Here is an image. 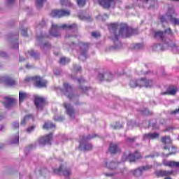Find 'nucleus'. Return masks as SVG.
Wrapping results in <instances>:
<instances>
[{
    "instance_id": "obj_15",
    "label": "nucleus",
    "mask_w": 179,
    "mask_h": 179,
    "mask_svg": "<svg viewBox=\"0 0 179 179\" xmlns=\"http://www.w3.org/2000/svg\"><path fill=\"white\" fill-rule=\"evenodd\" d=\"M53 172L55 174H59L61 173H63V175L64 177H69V176H71V170L64 169L63 166H60V167L57 169H53Z\"/></svg>"
},
{
    "instance_id": "obj_58",
    "label": "nucleus",
    "mask_w": 179,
    "mask_h": 179,
    "mask_svg": "<svg viewBox=\"0 0 179 179\" xmlns=\"http://www.w3.org/2000/svg\"><path fill=\"white\" fill-rule=\"evenodd\" d=\"M118 44H120V45H121V43H120L119 41H117Z\"/></svg>"
},
{
    "instance_id": "obj_5",
    "label": "nucleus",
    "mask_w": 179,
    "mask_h": 179,
    "mask_svg": "<svg viewBox=\"0 0 179 179\" xmlns=\"http://www.w3.org/2000/svg\"><path fill=\"white\" fill-rule=\"evenodd\" d=\"M162 143H164V150H169V153L166 154L165 156L167 157L168 156H170V155H175V153L177 152V150L173 147L171 146V139L169 136L163 137L162 139Z\"/></svg>"
},
{
    "instance_id": "obj_4",
    "label": "nucleus",
    "mask_w": 179,
    "mask_h": 179,
    "mask_svg": "<svg viewBox=\"0 0 179 179\" xmlns=\"http://www.w3.org/2000/svg\"><path fill=\"white\" fill-rule=\"evenodd\" d=\"M154 83L152 80H146V78H141L138 82L135 80H131L129 83V85L131 87H136L139 86L140 87H152Z\"/></svg>"
},
{
    "instance_id": "obj_1",
    "label": "nucleus",
    "mask_w": 179,
    "mask_h": 179,
    "mask_svg": "<svg viewBox=\"0 0 179 179\" xmlns=\"http://www.w3.org/2000/svg\"><path fill=\"white\" fill-rule=\"evenodd\" d=\"M118 29V24H110L109 26L110 31H113L115 36L113 38V41H118L120 36L122 37H129L131 33H132V29L128 27L127 25H124L120 30L119 34H117V29Z\"/></svg>"
},
{
    "instance_id": "obj_62",
    "label": "nucleus",
    "mask_w": 179,
    "mask_h": 179,
    "mask_svg": "<svg viewBox=\"0 0 179 179\" xmlns=\"http://www.w3.org/2000/svg\"><path fill=\"white\" fill-rule=\"evenodd\" d=\"M146 73L148 74V73H149V72H147Z\"/></svg>"
},
{
    "instance_id": "obj_61",
    "label": "nucleus",
    "mask_w": 179,
    "mask_h": 179,
    "mask_svg": "<svg viewBox=\"0 0 179 179\" xmlns=\"http://www.w3.org/2000/svg\"><path fill=\"white\" fill-rule=\"evenodd\" d=\"M115 48H118V47H115Z\"/></svg>"
},
{
    "instance_id": "obj_25",
    "label": "nucleus",
    "mask_w": 179,
    "mask_h": 179,
    "mask_svg": "<svg viewBox=\"0 0 179 179\" xmlns=\"http://www.w3.org/2000/svg\"><path fill=\"white\" fill-rule=\"evenodd\" d=\"M157 177H164L165 176H171L173 172L169 171H157L155 172Z\"/></svg>"
},
{
    "instance_id": "obj_45",
    "label": "nucleus",
    "mask_w": 179,
    "mask_h": 179,
    "mask_svg": "<svg viewBox=\"0 0 179 179\" xmlns=\"http://www.w3.org/2000/svg\"><path fill=\"white\" fill-rule=\"evenodd\" d=\"M80 69H82L80 66H77V65L74 66V71H80Z\"/></svg>"
},
{
    "instance_id": "obj_53",
    "label": "nucleus",
    "mask_w": 179,
    "mask_h": 179,
    "mask_svg": "<svg viewBox=\"0 0 179 179\" xmlns=\"http://www.w3.org/2000/svg\"><path fill=\"white\" fill-rule=\"evenodd\" d=\"M29 54L31 57H34V52H31Z\"/></svg>"
},
{
    "instance_id": "obj_33",
    "label": "nucleus",
    "mask_w": 179,
    "mask_h": 179,
    "mask_svg": "<svg viewBox=\"0 0 179 179\" xmlns=\"http://www.w3.org/2000/svg\"><path fill=\"white\" fill-rule=\"evenodd\" d=\"M71 59H69V58H66V57H62L60 59V64L61 65H66V64H68V62H70Z\"/></svg>"
},
{
    "instance_id": "obj_38",
    "label": "nucleus",
    "mask_w": 179,
    "mask_h": 179,
    "mask_svg": "<svg viewBox=\"0 0 179 179\" xmlns=\"http://www.w3.org/2000/svg\"><path fill=\"white\" fill-rule=\"evenodd\" d=\"M92 37L97 38V37H100V34L99 32H92Z\"/></svg>"
},
{
    "instance_id": "obj_28",
    "label": "nucleus",
    "mask_w": 179,
    "mask_h": 179,
    "mask_svg": "<svg viewBox=\"0 0 179 179\" xmlns=\"http://www.w3.org/2000/svg\"><path fill=\"white\" fill-rule=\"evenodd\" d=\"M177 90H178L176 87L170 88L166 92H163L162 94H170L171 96H174L176 93H177Z\"/></svg>"
},
{
    "instance_id": "obj_42",
    "label": "nucleus",
    "mask_w": 179,
    "mask_h": 179,
    "mask_svg": "<svg viewBox=\"0 0 179 179\" xmlns=\"http://www.w3.org/2000/svg\"><path fill=\"white\" fill-rule=\"evenodd\" d=\"M171 114H174L175 115H178V114H179V108L178 109H176L175 110L172 111L171 113Z\"/></svg>"
},
{
    "instance_id": "obj_3",
    "label": "nucleus",
    "mask_w": 179,
    "mask_h": 179,
    "mask_svg": "<svg viewBox=\"0 0 179 179\" xmlns=\"http://www.w3.org/2000/svg\"><path fill=\"white\" fill-rule=\"evenodd\" d=\"M177 14L174 9H169L166 15L161 16V22L164 23V22H170L172 24H179V19L176 18Z\"/></svg>"
},
{
    "instance_id": "obj_51",
    "label": "nucleus",
    "mask_w": 179,
    "mask_h": 179,
    "mask_svg": "<svg viewBox=\"0 0 179 179\" xmlns=\"http://www.w3.org/2000/svg\"><path fill=\"white\" fill-rule=\"evenodd\" d=\"M84 81H85V80H83V78L78 79V82H79L80 83H82L84 82Z\"/></svg>"
},
{
    "instance_id": "obj_54",
    "label": "nucleus",
    "mask_w": 179,
    "mask_h": 179,
    "mask_svg": "<svg viewBox=\"0 0 179 179\" xmlns=\"http://www.w3.org/2000/svg\"><path fill=\"white\" fill-rule=\"evenodd\" d=\"M156 156H157V154H156ZM155 157V155H150V156H148L146 157Z\"/></svg>"
},
{
    "instance_id": "obj_57",
    "label": "nucleus",
    "mask_w": 179,
    "mask_h": 179,
    "mask_svg": "<svg viewBox=\"0 0 179 179\" xmlns=\"http://www.w3.org/2000/svg\"><path fill=\"white\" fill-rule=\"evenodd\" d=\"M4 128V127L3 126H0V131H2V129Z\"/></svg>"
},
{
    "instance_id": "obj_16",
    "label": "nucleus",
    "mask_w": 179,
    "mask_h": 179,
    "mask_svg": "<svg viewBox=\"0 0 179 179\" xmlns=\"http://www.w3.org/2000/svg\"><path fill=\"white\" fill-rule=\"evenodd\" d=\"M64 93L66 96H67V97H69V99H72V97H73V94H72V87H71V85H69V84L68 83H64Z\"/></svg>"
},
{
    "instance_id": "obj_40",
    "label": "nucleus",
    "mask_w": 179,
    "mask_h": 179,
    "mask_svg": "<svg viewBox=\"0 0 179 179\" xmlns=\"http://www.w3.org/2000/svg\"><path fill=\"white\" fill-rule=\"evenodd\" d=\"M142 47H143V45L141 43H137L136 44L134 48H136V50H138L139 48H142Z\"/></svg>"
},
{
    "instance_id": "obj_47",
    "label": "nucleus",
    "mask_w": 179,
    "mask_h": 179,
    "mask_svg": "<svg viewBox=\"0 0 179 179\" xmlns=\"http://www.w3.org/2000/svg\"><path fill=\"white\" fill-rule=\"evenodd\" d=\"M158 47H160V45H157V44H155L152 46V50H154L155 51H156V50L158 48Z\"/></svg>"
},
{
    "instance_id": "obj_21",
    "label": "nucleus",
    "mask_w": 179,
    "mask_h": 179,
    "mask_svg": "<svg viewBox=\"0 0 179 179\" xmlns=\"http://www.w3.org/2000/svg\"><path fill=\"white\" fill-rule=\"evenodd\" d=\"M171 33V29H169L166 30L164 32L162 31H158L155 32V37L156 38H163L166 34H170Z\"/></svg>"
},
{
    "instance_id": "obj_30",
    "label": "nucleus",
    "mask_w": 179,
    "mask_h": 179,
    "mask_svg": "<svg viewBox=\"0 0 179 179\" xmlns=\"http://www.w3.org/2000/svg\"><path fill=\"white\" fill-rule=\"evenodd\" d=\"M55 128V124H52L50 122H45L43 125V129H51Z\"/></svg>"
},
{
    "instance_id": "obj_9",
    "label": "nucleus",
    "mask_w": 179,
    "mask_h": 179,
    "mask_svg": "<svg viewBox=\"0 0 179 179\" xmlns=\"http://www.w3.org/2000/svg\"><path fill=\"white\" fill-rule=\"evenodd\" d=\"M137 159H141V154L136 152L134 154H129L128 155H124L122 157L123 162H135Z\"/></svg>"
},
{
    "instance_id": "obj_37",
    "label": "nucleus",
    "mask_w": 179,
    "mask_h": 179,
    "mask_svg": "<svg viewBox=\"0 0 179 179\" xmlns=\"http://www.w3.org/2000/svg\"><path fill=\"white\" fill-rule=\"evenodd\" d=\"M34 128H36V126H31L28 127L27 129V132H28V134H30V132H33V131H34Z\"/></svg>"
},
{
    "instance_id": "obj_19",
    "label": "nucleus",
    "mask_w": 179,
    "mask_h": 179,
    "mask_svg": "<svg viewBox=\"0 0 179 179\" xmlns=\"http://www.w3.org/2000/svg\"><path fill=\"white\" fill-rule=\"evenodd\" d=\"M98 78L99 80H103L104 79L106 80H113V74H111L110 72H106L104 74L99 73Z\"/></svg>"
},
{
    "instance_id": "obj_32",
    "label": "nucleus",
    "mask_w": 179,
    "mask_h": 179,
    "mask_svg": "<svg viewBox=\"0 0 179 179\" xmlns=\"http://www.w3.org/2000/svg\"><path fill=\"white\" fill-rule=\"evenodd\" d=\"M11 143L16 144L19 143V133H17L15 136L12 137L11 138Z\"/></svg>"
},
{
    "instance_id": "obj_55",
    "label": "nucleus",
    "mask_w": 179,
    "mask_h": 179,
    "mask_svg": "<svg viewBox=\"0 0 179 179\" xmlns=\"http://www.w3.org/2000/svg\"><path fill=\"white\" fill-rule=\"evenodd\" d=\"M8 3H12L13 2V0H8Z\"/></svg>"
},
{
    "instance_id": "obj_2",
    "label": "nucleus",
    "mask_w": 179,
    "mask_h": 179,
    "mask_svg": "<svg viewBox=\"0 0 179 179\" xmlns=\"http://www.w3.org/2000/svg\"><path fill=\"white\" fill-rule=\"evenodd\" d=\"M76 27H78L76 24H64L60 25L53 24H52V29L50 31V34L52 36H54V37H58V36H59L60 30H64L66 29H76Z\"/></svg>"
},
{
    "instance_id": "obj_12",
    "label": "nucleus",
    "mask_w": 179,
    "mask_h": 179,
    "mask_svg": "<svg viewBox=\"0 0 179 179\" xmlns=\"http://www.w3.org/2000/svg\"><path fill=\"white\" fill-rule=\"evenodd\" d=\"M86 141H87V138L83 137L82 140L80 141L79 149H80V150H90L93 148L92 144H87Z\"/></svg>"
},
{
    "instance_id": "obj_35",
    "label": "nucleus",
    "mask_w": 179,
    "mask_h": 179,
    "mask_svg": "<svg viewBox=\"0 0 179 179\" xmlns=\"http://www.w3.org/2000/svg\"><path fill=\"white\" fill-rule=\"evenodd\" d=\"M77 3L78 6H85L86 3V0H77Z\"/></svg>"
},
{
    "instance_id": "obj_17",
    "label": "nucleus",
    "mask_w": 179,
    "mask_h": 179,
    "mask_svg": "<svg viewBox=\"0 0 179 179\" xmlns=\"http://www.w3.org/2000/svg\"><path fill=\"white\" fill-rule=\"evenodd\" d=\"M143 6V8H152L155 6L157 0H140Z\"/></svg>"
},
{
    "instance_id": "obj_43",
    "label": "nucleus",
    "mask_w": 179,
    "mask_h": 179,
    "mask_svg": "<svg viewBox=\"0 0 179 179\" xmlns=\"http://www.w3.org/2000/svg\"><path fill=\"white\" fill-rule=\"evenodd\" d=\"M22 36H24V37H26V36H27V30L26 29H22Z\"/></svg>"
},
{
    "instance_id": "obj_36",
    "label": "nucleus",
    "mask_w": 179,
    "mask_h": 179,
    "mask_svg": "<svg viewBox=\"0 0 179 179\" xmlns=\"http://www.w3.org/2000/svg\"><path fill=\"white\" fill-rule=\"evenodd\" d=\"M108 17V16L106 15V14H105V15H103V16H101V15H99V17H98V19L99 20H106V19Z\"/></svg>"
},
{
    "instance_id": "obj_52",
    "label": "nucleus",
    "mask_w": 179,
    "mask_h": 179,
    "mask_svg": "<svg viewBox=\"0 0 179 179\" xmlns=\"http://www.w3.org/2000/svg\"><path fill=\"white\" fill-rule=\"evenodd\" d=\"M23 61H24V59L22 57H20V62H23Z\"/></svg>"
},
{
    "instance_id": "obj_14",
    "label": "nucleus",
    "mask_w": 179,
    "mask_h": 179,
    "mask_svg": "<svg viewBox=\"0 0 179 179\" xmlns=\"http://www.w3.org/2000/svg\"><path fill=\"white\" fill-rule=\"evenodd\" d=\"M52 139V134H50L45 137L39 138L38 142L41 145H51V141Z\"/></svg>"
},
{
    "instance_id": "obj_26",
    "label": "nucleus",
    "mask_w": 179,
    "mask_h": 179,
    "mask_svg": "<svg viewBox=\"0 0 179 179\" xmlns=\"http://www.w3.org/2000/svg\"><path fill=\"white\" fill-rule=\"evenodd\" d=\"M29 94L24 92H19V101L20 103H23L24 100L28 99Z\"/></svg>"
},
{
    "instance_id": "obj_18",
    "label": "nucleus",
    "mask_w": 179,
    "mask_h": 179,
    "mask_svg": "<svg viewBox=\"0 0 179 179\" xmlns=\"http://www.w3.org/2000/svg\"><path fill=\"white\" fill-rule=\"evenodd\" d=\"M64 108H66V111L70 117L75 118V111L73 110V108H72V106H71V104L65 103Z\"/></svg>"
},
{
    "instance_id": "obj_13",
    "label": "nucleus",
    "mask_w": 179,
    "mask_h": 179,
    "mask_svg": "<svg viewBox=\"0 0 179 179\" xmlns=\"http://www.w3.org/2000/svg\"><path fill=\"white\" fill-rule=\"evenodd\" d=\"M87 48H89V45L86 43H81V52L80 56L78 57L80 61H85L87 56L86 52L87 51Z\"/></svg>"
},
{
    "instance_id": "obj_44",
    "label": "nucleus",
    "mask_w": 179,
    "mask_h": 179,
    "mask_svg": "<svg viewBox=\"0 0 179 179\" xmlns=\"http://www.w3.org/2000/svg\"><path fill=\"white\" fill-rule=\"evenodd\" d=\"M13 128H19V122H15L13 124Z\"/></svg>"
},
{
    "instance_id": "obj_6",
    "label": "nucleus",
    "mask_w": 179,
    "mask_h": 179,
    "mask_svg": "<svg viewBox=\"0 0 179 179\" xmlns=\"http://www.w3.org/2000/svg\"><path fill=\"white\" fill-rule=\"evenodd\" d=\"M24 80L25 82H34L37 87H45L47 86V81L38 76L27 77Z\"/></svg>"
},
{
    "instance_id": "obj_10",
    "label": "nucleus",
    "mask_w": 179,
    "mask_h": 179,
    "mask_svg": "<svg viewBox=\"0 0 179 179\" xmlns=\"http://www.w3.org/2000/svg\"><path fill=\"white\" fill-rule=\"evenodd\" d=\"M150 169H152V165L141 166L138 168L137 169L131 171V173L136 177H139V176L142 175V173H143V171H148V170H150Z\"/></svg>"
},
{
    "instance_id": "obj_39",
    "label": "nucleus",
    "mask_w": 179,
    "mask_h": 179,
    "mask_svg": "<svg viewBox=\"0 0 179 179\" xmlns=\"http://www.w3.org/2000/svg\"><path fill=\"white\" fill-rule=\"evenodd\" d=\"M115 129H120V128H122V125H121L120 123H116V125L114 126Z\"/></svg>"
},
{
    "instance_id": "obj_23",
    "label": "nucleus",
    "mask_w": 179,
    "mask_h": 179,
    "mask_svg": "<svg viewBox=\"0 0 179 179\" xmlns=\"http://www.w3.org/2000/svg\"><path fill=\"white\" fill-rule=\"evenodd\" d=\"M159 138V134L157 133H148L143 136L144 141L150 140V139H157Z\"/></svg>"
},
{
    "instance_id": "obj_49",
    "label": "nucleus",
    "mask_w": 179,
    "mask_h": 179,
    "mask_svg": "<svg viewBox=\"0 0 179 179\" xmlns=\"http://www.w3.org/2000/svg\"><path fill=\"white\" fill-rule=\"evenodd\" d=\"M143 114L145 115H149V110H146L145 111L143 112Z\"/></svg>"
},
{
    "instance_id": "obj_29",
    "label": "nucleus",
    "mask_w": 179,
    "mask_h": 179,
    "mask_svg": "<svg viewBox=\"0 0 179 179\" xmlns=\"http://www.w3.org/2000/svg\"><path fill=\"white\" fill-rule=\"evenodd\" d=\"M105 166L106 167H107L108 169H109V170H114V169H115V167H117V164L115 162H105Z\"/></svg>"
},
{
    "instance_id": "obj_50",
    "label": "nucleus",
    "mask_w": 179,
    "mask_h": 179,
    "mask_svg": "<svg viewBox=\"0 0 179 179\" xmlns=\"http://www.w3.org/2000/svg\"><path fill=\"white\" fill-rule=\"evenodd\" d=\"M1 57H6V53H5V52H1Z\"/></svg>"
},
{
    "instance_id": "obj_8",
    "label": "nucleus",
    "mask_w": 179,
    "mask_h": 179,
    "mask_svg": "<svg viewBox=\"0 0 179 179\" xmlns=\"http://www.w3.org/2000/svg\"><path fill=\"white\" fill-rule=\"evenodd\" d=\"M71 13L69 10H52L50 13L52 17H63V16H69Z\"/></svg>"
},
{
    "instance_id": "obj_24",
    "label": "nucleus",
    "mask_w": 179,
    "mask_h": 179,
    "mask_svg": "<svg viewBox=\"0 0 179 179\" xmlns=\"http://www.w3.org/2000/svg\"><path fill=\"white\" fill-rule=\"evenodd\" d=\"M164 166H167L168 167H179V162L174 161H163Z\"/></svg>"
},
{
    "instance_id": "obj_11",
    "label": "nucleus",
    "mask_w": 179,
    "mask_h": 179,
    "mask_svg": "<svg viewBox=\"0 0 179 179\" xmlns=\"http://www.w3.org/2000/svg\"><path fill=\"white\" fill-rule=\"evenodd\" d=\"M34 103L37 110H43V107L45 106V99L41 96H36Z\"/></svg>"
},
{
    "instance_id": "obj_48",
    "label": "nucleus",
    "mask_w": 179,
    "mask_h": 179,
    "mask_svg": "<svg viewBox=\"0 0 179 179\" xmlns=\"http://www.w3.org/2000/svg\"><path fill=\"white\" fill-rule=\"evenodd\" d=\"M82 89H83V92H86V90H89V89H90V88H89V87H84L82 88Z\"/></svg>"
},
{
    "instance_id": "obj_56",
    "label": "nucleus",
    "mask_w": 179,
    "mask_h": 179,
    "mask_svg": "<svg viewBox=\"0 0 179 179\" xmlns=\"http://www.w3.org/2000/svg\"><path fill=\"white\" fill-rule=\"evenodd\" d=\"M15 48H19V44L18 43L15 44Z\"/></svg>"
},
{
    "instance_id": "obj_22",
    "label": "nucleus",
    "mask_w": 179,
    "mask_h": 179,
    "mask_svg": "<svg viewBox=\"0 0 179 179\" xmlns=\"http://www.w3.org/2000/svg\"><path fill=\"white\" fill-rule=\"evenodd\" d=\"M15 103V99L12 98H6L5 101L3 102V106L6 108H9L13 106Z\"/></svg>"
},
{
    "instance_id": "obj_20",
    "label": "nucleus",
    "mask_w": 179,
    "mask_h": 179,
    "mask_svg": "<svg viewBox=\"0 0 179 179\" xmlns=\"http://www.w3.org/2000/svg\"><path fill=\"white\" fill-rule=\"evenodd\" d=\"M0 82H5L6 85H8L9 86L16 85V81L9 77H0Z\"/></svg>"
},
{
    "instance_id": "obj_59",
    "label": "nucleus",
    "mask_w": 179,
    "mask_h": 179,
    "mask_svg": "<svg viewBox=\"0 0 179 179\" xmlns=\"http://www.w3.org/2000/svg\"><path fill=\"white\" fill-rule=\"evenodd\" d=\"M172 1H178L179 2V0H172Z\"/></svg>"
},
{
    "instance_id": "obj_7",
    "label": "nucleus",
    "mask_w": 179,
    "mask_h": 179,
    "mask_svg": "<svg viewBox=\"0 0 179 179\" xmlns=\"http://www.w3.org/2000/svg\"><path fill=\"white\" fill-rule=\"evenodd\" d=\"M98 3L103 6V8H110V6H120L121 5V0H96Z\"/></svg>"
},
{
    "instance_id": "obj_34",
    "label": "nucleus",
    "mask_w": 179,
    "mask_h": 179,
    "mask_svg": "<svg viewBox=\"0 0 179 179\" xmlns=\"http://www.w3.org/2000/svg\"><path fill=\"white\" fill-rule=\"evenodd\" d=\"M43 2H44V0H36L37 8H41V6H43Z\"/></svg>"
},
{
    "instance_id": "obj_31",
    "label": "nucleus",
    "mask_w": 179,
    "mask_h": 179,
    "mask_svg": "<svg viewBox=\"0 0 179 179\" xmlns=\"http://www.w3.org/2000/svg\"><path fill=\"white\" fill-rule=\"evenodd\" d=\"M31 118H33L31 115L25 116L21 121V125H25L27 121H29V120H31Z\"/></svg>"
},
{
    "instance_id": "obj_27",
    "label": "nucleus",
    "mask_w": 179,
    "mask_h": 179,
    "mask_svg": "<svg viewBox=\"0 0 179 179\" xmlns=\"http://www.w3.org/2000/svg\"><path fill=\"white\" fill-rule=\"evenodd\" d=\"M120 150V148H118V145L115 143H111L109 147V151L110 153H117Z\"/></svg>"
},
{
    "instance_id": "obj_60",
    "label": "nucleus",
    "mask_w": 179,
    "mask_h": 179,
    "mask_svg": "<svg viewBox=\"0 0 179 179\" xmlns=\"http://www.w3.org/2000/svg\"><path fill=\"white\" fill-rule=\"evenodd\" d=\"M27 68H29V66H28V65H27Z\"/></svg>"
},
{
    "instance_id": "obj_41",
    "label": "nucleus",
    "mask_w": 179,
    "mask_h": 179,
    "mask_svg": "<svg viewBox=\"0 0 179 179\" xmlns=\"http://www.w3.org/2000/svg\"><path fill=\"white\" fill-rule=\"evenodd\" d=\"M164 45H168V47H172V48H174V47H176V45L174 43H171V42H170V43H165Z\"/></svg>"
},
{
    "instance_id": "obj_46",
    "label": "nucleus",
    "mask_w": 179,
    "mask_h": 179,
    "mask_svg": "<svg viewBox=\"0 0 179 179\" xmlns=\"http://www.w3.org/2000/svg\"><path fill=\"white\" fill-rule=\"evenodd\" d=\"M105 176L106 177H113V176H114V173H105Z\"/></svg>"
}]
</instances>
